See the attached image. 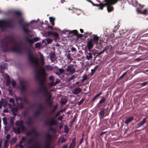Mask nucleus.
<instances>
[{
  "label": "nucleus",
  "mask_w": 148,
  "mask_h": 148,
  "mask_svg": "<svg viewBox=\"0 0 148 148\" xmlns=\"http://www.w3.org/2000/svg\"><path fill=\"white\" fill-rule=\"evenodd\" d=\"M8 12L12 14L13 16V20L17 21L23 30L26 34H28L29 32V23L25 22L23 16V11L19 10L10 9L8 10Z\"/></svg>",
  "instance_id": "nucleus-1"
},
{
  "label": "nucleus",
  "mask_w": 148,
  "mask_h": 148,
  "mask_svg": "<svg viewBox=\"0 0 148 148\" xmlns=\"http://www.w3.org/2000/svg\"><path fill=\"white\" fill-rule=\"evenodd\" d=\"M47 77L45 69L43 68L41 69L40 71H38L37 73L36 78L40 82L41 87L44 86V84L46 82Z\"/></svg>",
  "instance_id": "nucleus-2"
},
{
  "label": "nucleus",
  "mask_w": 148,
  "mask_h": 148,
  "mask_svg": "<svg viewBox=\"0 0 148 148\" xmlns=\"http://www.w3.org/2000/svg\"><path fill=\"white\" fill-rule=\"evenodd\" d=\"M13 21L12 19H1L0 20V25L3 26L2 28H0L2 30H3L5 28H8L9 29H12L14 27V25L12 22Z\"/></svg>",
  "instance_id": "nucleus-3"
},
{
  "label": "nucleus",
  "mask_w": 148,
  "mask_h": 148,
  "mask_svg": "<svg viewBox=\"0 0 148 148\" xmlns=\"http://www.w3.org/2000/svg\"><path fill=\"white\" fill-rule=\"evenodd\" d=\"M54 118H55L51 119L50 121H48L47 120H45L44 121V123L45 124L51 127L50 129V131L56 132V129L53 127L52 126L57 125L58 122Z\"/></svg>",
  "instance_id": "nucleus-4"
},
{
  "label": "nucleus",
  "mask_w": 148,
  "mask_h": 148,
  "mask_svg": "<svg viewBox=\"0 0 148 148\" xmlns=\"http://www.w3.org/2000/svg\"><path fill=\"white\" fill-rule=\"evenodd\" d=\"M27 49L29 51L28 56L30 62L36 65H38V60L36 59L35 57H33L30 48H28Z\"/></svg>",
  "instance_id": "nucleus-5"
},
{
  "label": "nucleus",
  "mask_w": 148,
  "mask_h": 148,
  "mask_svg": "<svg viewBox=\"0 0 148 148\" xmlns=\"http://www.w3.org/2000/svg\"><path fill=\"white\" fill-rule=\"evenodd\" d=\"M52 138L51 135L49 133H47L46 134L45 145V148H49L50 146L51 139Z\"/></svg>",
  "instance_id": "nucleus-6"
},
{
  "label": "nucleus",
  "mask_w": 148,
  "mask_h": 148,
  "mask_svg": "<svg viewBox=\"0 0 148 148\" xmlns=\"http://www.w3.org/2000/svg\"><path fill=\"white\" fill-rule=\"evenodd\" d=\"M27 82L26 81H22L20 82L19 88L21 93H23L26 91V86Z\"/></svg>",
  "instance_id": "nucleus-7"
},
{
  "label": "nucleus",
  "mask_w": 148,
  "mask_h": 148,
  "mask_svg": "<svg viewBox=\"0 0 148 148\" xmlns=\"http://www.w3.org/2000/svg\"><path fill=\"white\" fill-rule=\"evenodd\" d=\"M23 122L22 120L17 121L15 123V125L16 126H18V127L21 129L23 132H24L26 130V128L23 125Z\"/></svg>",
  "instance_id": "nucleus-8"
},
{
  "label": "nucleus",
  "mask_w": 148,
  "mask_h": 148,
  "mask_svg": "<svg viewBox=\"0 0 148 148\" xmlns=\"http://www.w3.org/2000/svg\"><path fill=\"white\" fill-rule=\"evenodd\" d=\"M44 96L46 98L45 99V103L50 106H52L53 102L51 101L52 95L51 93H50L47 95H44Z\"/></svg>",
  "instance_id": "nucleus-9"
},
{
  "label": "nucleus",
  "mask_w": 148,
  "mask_h": 148,
  "mask_svg": "<svg viewBox=\"0 0 148 148\" xmlns=\"http://www.w3.org/2000/svg\"><path fill=\"white\" fill-rule=\"evenodd\" d=\"M8 45L9 43L7 42L2 43L1 45V47L3 51L4 52H7L9 51Z\"/></svg>",
  "instance_id": "nucleus-10"
},
{
  "label": "nucleus",
  "mask_w": 148,
  "mask_h": 148,
  "mask_svg": "<svg viewBox=\"0 0 148 148\" xmlns=\"http://www.w3.org/2000/svg\"><path fill=\"white\" fill-rule=\"evenodd\" d=\"M66 71L67 72H69L71 74H72L75 73V69L73 65H69L67 66Z\"/></svg>",
  "instance_id": "nucleus-11"
},
{
  "label": "nucleus",
  "mask_w": 148,
  "mask_h": 148,
  "mask_svg": "<svg viewBox=\"0 0 148 148\" xmlns=\"http://www.w3.org/2000/svg\"><path fill=\"white\" fill-rule=\"evenodd\" d=\"M94 42L92 39H90L87 42V47L88 49L90 51L91 49L93 47Z\"/></svg>",
  "instance_id": "nucleus-12"
},
{
  "label": "nucleus",
  "mask_w": 148,
  "mask_h": 148,
  "mask_svg": "<svg viewBox=\"0 0 148 148\" xmlns=\"http://www.w3.org/2000/svg\"><path fill=\"white\" fill-rule=\"evenodd\" d=\"M147 118H145L139 123L137 124V126L136 127V128H138L140 127L143 126L146 122Z\"/></svg>",
  "instance_id": "nucleus-13"
},
{
  "label": "nucleus",
  "mask_w": 148,
  "mask_h": 148,
  "mask_svg": "<svg viewBox=\"0 0 148 148\" xmlns=\"http://www.w3.org/2000/svg\"><path fill=\"white\" fill-rule=\"evenodd\" d=\"M20 45H18L16 47H13L12 49V51L14 52H15L17 53H20L21 52V51L20 49Z\"/></svg>",
  "instance_id": "nucleus-14"
},
{
  "label": "nucleus",
  "mask_w": 148,
  "mask_h": 148,
  "mask_svg": "<svg viewBox=\"0 0 148 148\" xmlns=\"http://www.w3.org/2000/svg\"><path fill=\"white\" fill-rule=\"evenodd\" d=\"M26 39L28 41L31 43H33L34 42H36L38 41V39L37 37H34L32 39L29 38L28 37H26Z\"/></svg>",
  "instance_id": "nucleus-15"
},
{
  "label": "nucleus",
  "mask_w": 148,
  "mask_h": 148,
  "mask_svg": "<svg viewBox=\"0 0 148 148\" xmlns=\"http://www.w3.org/2000/svg\"><path fill=\"white\" fill-rule=\"evenodd\" d=\"M41 90L42 91H43L44 93V95H46L48 93H50L47 90V87L45 86H43L41 87Z\"/></svg>",
  "instance_id": "nucleus-16"
},
{
  "label": "nucleus",
  "mask_w": 148,
  "mask_h": 148,
  "mask_svg": "<svg viewBox=\"0 0 148 148\" xmlns=\"http://www.w3.org/2000/svg\"><path fill=\"white\" fill-rule=\"evenodd\" d=\"M11 111L12 112V115L15 117L18 112V110L16 108L13 107L11 109Z\"/></svg>",
  "instance_id": "nucleus-17"
},
{
  "label": "nucleus",
  "mask_w": 148,
  "mask_h": 148,
  "mask_svg": "<svg viewBox=\"0 0 148 148\" xmlns=\"http://www.w3.org/2000/svg\"><path fill=\"white\" fill-rule=\"evenodd\" d=\"M76 138H73L72 141L71 143L70 144L69 148H74L76 145Z\"/></svg>",
  "instance_id": "nucleus-18"
},
{
  "label": "nucleus",
  "mask_w": 148,
  "mask_h": 148,
  "mask_svg": "<svg viewBox=\"0 0 148 148\" xmlns=\"http://www.w3.org/2000/svg\"><path fill=\"white\" fill-rule=\"evenodd\" d=\"M81 89L80 88H75L73 90L72 92L73 94L77 95L80 92Z\"/></svg>",
  "instance_id": "nucleus-19"
},
{
  "label": "nucleus",
  "mask_w": 148,
  "mask_h": 148,
  "mask_svg": "<svg viewBox=\"0 0 148 148\" xmlns=\"http://www.w3.org/2000/svg\"><path fill=\"white\" fill-rule=\"evenodd\" d=\"M105 109L103 108L101 109L100 111L99 112L100 118L103 119L104 118V115L105 113Z\"/></svg>",
  "instance_id": "nucleus-20"
},
{
  "label": "nucleus",
  "mask_w": 148,
  "mask_h": 148,
  "mask_svg": "<svg viewBox=\"0 0 148 148\" xmlns=\"http://www.w3.org/2000/svg\"><path fill=\"white\" fill-rule=\"evenodd\" d=\"M136 10L137 12L140 14H146L147 13V9H145L143 11H142L139 8H137Z\"/></svg>",
  "instance_id": "nucleus-21"
},
{
  "label": "nucleus",
  "mask_w": 148,
  "mask_h": 148,
  "mask_svg": "<svg viewBox=\"0 0 148 148\" xmlns=\"http://www.w3.org/2000/svg\"><path fill=\"white\" fill-rule=\"evenodd\" d=\"M134 117L133 116H131L127 118L125 121V123L126 124H127L130 122L132 121L134 119Z\"/></svg>",
  "instance_id": "nucleus-22"
},
{
  "label": "nucleus",
  "mask_w": 148,
  "mask_h": 148,
  "mask_svg": "<svg viewBox=\"0 0 148 148\" xmlns=\"http://www.w3.org/2000/svg\"><path fill=\"white\" fill-rule=\"evenodd\" d=\"M67 32H69V34H72V36H76L78 34V32L76 30H74L72 31H68Z\"/></svg>",
  "instance_id": "nucleus-23"
},
{
  "label": "nucleus",
  "mask_w": 148,
  "mask_h": 148,
  "mask_svg": "<svg viewBox=\"0 0 148 148\" xmlns=\"http://www.w3.org/2000/svg\"><path fill=\"white\" fill-rule=\"evenodd\" d=\"M26 123L29 126H32L33 125V123L32 121L31 117H29L28 118V121L26 122Z\"/></svg>",
  "instance_id": "nucleus-24"
},
{
  "label": "nucleus",
  "mask_w": 148,
  "mask_h": 148,
  "mask_svg": "<svg viewBox=\"0 0 148 148\" xmlns=\"http://www.w3.org/2000/svg\"><path fill=\"white\" fill-rule=\"evenodd\" d=\"M99 39V37L97 35H95L92 38V40H93L94 41L95 43L97 45L98 43V41Z\"/></svg>",
  "instance_id": "nucleus-25"
},
{
  "label": "nucleus",
  "mask_w": 148,
  "mask_h": 148,
  "mask_svg": "<svg viewBox=\"0 0 148 148\" xmlns=\"http://www.w3.org/2000/svg\"><path fill=\"white\" fill-rule=\"evenodd\" d=\"M104 3H101L99 4H95V6L99 7V9L103 10L104 5Z\"/></svg>",
  "instance_id": "nucleus-26"
},
{
  "label": "nucleus",
  "mask_w": 148,
  "mask_h": 148,
  "mask_svg": "<svg viewBox=\"0 0 148 148\" xmlns=\"http://www.w3.org/2000/svg\"><path fill=\"white\" fill-rule=\"evenodd\" d=\"M41 113V110L38 109L34 113V116L35 117H37Z\"/></svg>",
  "instance_id": "nucleus-27"
},
{
  "label": "nucleus",
  "mask_w": 148,
  "mask_h": 148,
  "mask_svg": "<svg viewBox=\"0 0 148 148\" xmlns=\"http://www.w3.org/2000/svg\"><path fill=\"white\" fill-rule=\"evenodd\" d=\"M29 148H41L40 144L39 143L37 142L35 143V146L32 147H29Z\"/></svg>",
  "instance_id": "nucleus-28"
},
{
  "label": "nucleus",
  "mask_w": 148,
  "mask_h": 148,
  "mask_svg": "<svg viewBox=\"0 0 148 148\" xmlns=\"http://www.w3.org/2000/svg\"><path fill=\"white\" fill-rule=\"evenodd\" d=\"M14 131L16 134H20L21 133V129L19 127H18L17 128H14L13 129Z\"/></svg>",
  "instance_id": "nucleus-29"
},
{
  "label": "nucleus",
  "mask_w": 148,
  "mask_h": 148,
  "mask_svg": "<svg viewBox=\"0 0 148 148\" xmlns=\"http://www.w3.org/2000/svg\"><path fill=\"white\" fill-rule=\"evenodd\" d=\"M50 21L51 23V24L53 26L54 25V21L55 18L54 17H49Z\"/></svg>",
  "instance_id": "nucleus-30"
},
{
  "label": "nucleus",
  "mask_w": 148,
  "mask_h": 148,
  "mask_svg": "<svg viewBox=\"0 0 148 148\" xmlns=\"http://www.w3.org/2000/svg\"><path fill=\"white\" fill-rule=\"evenodd\" d=\"M7 104V103L6 102L0 101V108L2 107L3 105L4 107H5Z\"/></svg>",
  "instance_id": "nucleus-31"
},
{
  "label": "nucleus",
  "mask_w": 148,
  "mask_h": 148,
  "mask_svg": "<svg viewBox=\"0 0 148 148\" xmlns=\"http://www.w3.org/2000/svg\"><path fill=\"white\" fill-rule=\"evenodd\" d=\"M23 107L24 106L23 105V103L22 102H21L19 104H18L17 107L18 108L21 109H23Z\"/></svg>",
  "instance_id": "nucleus-32"
},
{
  "label": "nucleus",
  "mask_w": 148,
  "mask_h": 148,
  "mask_svg": "<svg viewBox=\"0 0 148 148\" xmlns=\"http://www.w3.org/2000/svg\"><path fill=\"white\" fill-rule=\"evenodd\" d=\"M8 140H6L4 143V146L5 148H7L8 145Z\"/></svg>",
  "instance_id": "nucleus-33"
},
{
  "label": "nucleus",
  "mask_w": 148,
  "mask_h": 148,
  "mask_svg": "<svg viewBox=\"0 0 148 148\" xmlns=\"http://www.w3.org/2000/svg\"><path fill=\"white\" fill-rule=\"evenodd\" d=\"M92 58V54L90 53H88L86 55V58L87 59L89 60Z\"/></svg>",
  "instance_id": "nucleus-34"
},
{
  "label": "nucleus",
  "mask_w": 148,
  "mask_h": 148,
  "mask_svg": "<svg viewBox=\"0 0 148 148\" xmlns=\"http://www.w3.org/2000/svg\"><path fill=\"white\" fill-rule=\"evenodd\" d=\"M101 99L99 101V104L102 103H103L105 102L106 101V98L104 97H101Z\"/></svg>",
  "instance_id": "nucleus-35"
},
{
  "label": "nucleus",
  "mask_w": 148,
  "mask_h": 148,
  "mask_svg": "<svg viewBox=\"0 0 148 148\" xmlns=\"http://www.w3.org/2000/svg\"><path fill=\"white\" fill-rule=\"evenodd\" d=\"M15 117L14 116H11L10 118V123L11 125H14V119Z\"/></svg>",
  "instance_id": "nucleus-36"
},
{
  "label": "nucleus",
  "mask_w": 148,
  "mask_h": 148,
  "mask_svg": "<svg viewBox=\"0 0 148 148\" xmlns=\"http://www.w3.org/2000/svg\"><path fill=\"white\" fill-rule=\"evenodd\" d=\"M69 128L66 125H65L64 127V133H67L69 132Z\"/></svg>",
  "instance_id": "nucleus-37"
},
{
  "label": "nucleus",
  "mask_w": 148,
  "mask_h": 148,
  "mask_svg": "<svg viewBox=\"0 0 148 148\" xmlns=\"http://www.w3.org/2000/svg\"><path fill=\"white\" fill-rule=\"evenodd\" d=\"M45 69L47 70L48 71H49V70H51L52 69V67L50 65H47L45 66Z\"/></svg>",
  "instance_id": "nucleus-38"
},
{
  "label": "nucleus",
  "mask_w": 148,
  "mask_h": 148,
  "mask_svg": "<svg viewBox=\"0 0 148 148\" xmlns=\"http://www.w3.org/2000/svg\"><path fill=\"white\" fill-rule=\"evenodd\" d=\"M52 35L56 38H58L59 37L58 34L56 32H53Z\"/></svg>",
  "instance_id": "nucleus-39"
},
{
  "label": "nucleus",
  "mask_w": 148,
  "mask_h": 148,
  "mask_svg": "<svg viewBox=\"0 0 148 148\" xmlns=\"http://www.w3.org/2000/svg\"><path fill=\"white\" fill-rule=\"evenodd\" d=\"M11 82V81L9 78V76H8V77L7 78V79L6 80V84L8 86H9Z\"/></svg>",
  "instance_id": "nucleus-40"
},
{
  "label": "nucleus",
  "mask_w": 148,
  "mask_h": 148,
  "mask_svg": "<svg viewBox=\"0 0 148 148\" xmlns=\"http://www.w3.org/2000/svg\"><path fill=\"white\" fill-rule=\"evenodd\" d=\"M44 108V106L42 104H40L38 105V109L41 110H43Z\"/></svg>",
  "instance_id": "nucleus-41"
},
{
  "label": "nucleus",
  "mask_w": 148,
  "mask_h": 148,
  "mask_svg": "<svg viewBox=\"0 0 148 148\" xmlns=\"http://www.w3.org/2000/svg\"><path fill=\"white\" fill-rule=\"evenodd\" d=\"M45 40L47 41V43L48 44L51 43L53 40L52 39L50 38H46L45 39Z\"/></svg>",
  "instance_id": "nucleus-42"
},
{
  "label": "nucleus",
  "mask_w": 148,
  "mask_h": 148,
  "mask_svg": "<svg viewBox=\"0 0 148 148\" xmlns=\"http://www.w3.org/2000/svg\"><path fill=\"white\" fill-rule=\"evenodd\" d=\"M34 140V138H31L29 139L28 140V141H27V143L29 144H32V143H33Z\"/></svg>",
  "instance_id": "nucleus-43"
},
{
  "label": "nucleus",
  "mask_w": 148,
  "mask_h": 148,
  "mask_svg": "<svg viewBox=\"0 0 148 148\" xmlns=\"http://www.w3.org/2000/svg\"><path fill=\"white\" fill-rule=\"evenodd\" d=\"M127 73V71L126 72L124 73L122 75H121L119 77L118 79V80L119 81L122 79L124 77L126 74Z\"/></svg>",
  "instance_id": "nucleus-44"
},
{
  "label": "nucleus",
  "mask_w": 148,
  "mask_h": 148,
  "mask_svg": "<svg viewBox=\"0 0 148 148\" xmlns=\"http://www.w3.org/2000/svg\"><path fill=\"white\" fill-rule=\"evenodd\" d=\"M58 105L54 106L53 107V109L51 111V112L52 113L56 111V109L58 108Z\"/></svg>",
  "instance_id": "nucleus-45"
},
{
  "label": "nucleus",
  "mask_w": 148,
  "mask_h": 148,
  "mask_svg": "<svg viewBox=\"0 0 148 148\" xmlns=\"http://www.w3.org/2000/svg\"><path fill=\"white\" fill-rule=\"evenodd\" d=\"M87 77L86 76V75L84 76L82 79L81 82H83L85 80H86L87 79Z\"/></svg>",
  "instance_id": "nucleus-46"
},
{
  "label": "nucleus",
  "mask_w": 148,
  "mask_h": 148,
  "mask_svg": "<svg viewBox=\"0 0 148 148\" xmlns=\"http://www.w3.org/2000/svg\"><path fill=\"white\" fill-rule=\"evenodd\" d=\"M12 84L13 88H14L16 84L15 81L13 80L12 81Z\"/></svg>",
  "instance_id": "nucleus-47"
},
{
  "label": "nucleus",
  "mask_w": 148,
  "mask_h": 148,
  "mask_svg": "<svg viewBox=\"0 0 148 148\" xmlns=\"http://www.w3.org/2000/svg\"><path fill=\"white\" fill-rule=\"evenodd\" d=\"M9 101L10 103H12L13 104H14L15 101L13 98H10Z\"/></svg>",
  "instance_id": "nucleus-48"
},
{
  "label": "nucleus",
  "mask_w": 148,
  "mask_h": 148,
  "mask_svg": "<svg viewBox=\"0 0 148 148\" xmlns=\"http://www.w3.org/2000/svg\"><path fill=\"white\" fill-rule=\"evenodd\" d=\"M41 45V44L40 43L37 42L35 44V46L36 48H39Z\"/></svg>",
  "instance_id": "nucleus-49"
},
{
  "label": "nucleus",
  "mask_w": 148,
  "mask_h": 148,
  "mask_svg": "<svg viewBox=\"0 0 148 148\" xmlns=\"http://www.w3.org/2000/svg\"><path fill=\"white\" fill-rule=\"evenodd\" d=\"M60 115V113L58 111L55 114L54 118H55L59 116Z\"/></svg>",
  "instance_id": "nucleus-50"
},
{
  "label": "nucleus",
  "mask_w": 148,
  "mask_h": 148,
  "mask_svg": "<svg viewBox=\"0 0 148 148\" xmlns=\"http://www.w3.org/2000/svg\"><path fill=\"white\" fill-rule=\"evenodd\" d=\"M57 84V83L55 82L54 83V81H52L49 84L51 86H53L55 85L56 84Z\"/></svg>",
  "instance_id": "nucleus-51"
},
{
  "label": "nucleus",
  "mask_w": 148,
  "mask_h": 148,
  "mask_svg": "<svg viewBox=\"0 0 148 148\" xmlns=\"http://www.w3.org/2000/svg\"><path fill=\"white\" fill-rule=\"evenodd\" d=\"M84 100H85L84 98H82L81 99V100L79 102V103H78V104L79 105H81L83 103V102L84 101Z\"/></svg>",
  "instance_id": "nucleus-52"
},
{
  "label": "nucleus",
  "mask_w": 148,
  "mask_h": 148,
  "mask_svg": "<svg viewBox=\"0 0 148 148\" xmlns=\"http://www.w3.org/2000/svg\"><path fill=\"white\" fill-rule=\"evenodd\" d=\"M3 123L4 124H6L7 123V122L6 118L5 117H3Z\"/></svg>",
  "instance_id": "nucleus-53"
},
{
  "label": "nucleus",
  "mask_w": 148,
  "mask_h": 148,
  "mask_svg": "<svg viewBox=\"0 0 148 148\" xmlns=\"http://www.w3.org/2000/svg\"><path fill=\"white\" fill-rule=\"evenodd\" d=\"M55 56V54L53 53L51 54L50 55V58L51 59H54V58Z\"/></svg>",
  "instance_id": "nucleus-54"
},
{
  "label": "nucleus",
  "mask_w": 148,
  "mask_h": 148,
  "mask_svg": "<svg viewBox=\"0 0 148 148\" xmlns=\"http://www.w3.org/2000/svg\"><path fill=\"white\" fill-rule=\"evenodd\" d=\"M59 71L60 73L61 74L63 73L64 72V70L62 68L59 69Z\"/></svg>",
  "instance_id": "nucleus-55"
},
{
  "label": "nucleus",
  "mask_w": 148,
  "mask_h": 148,
  "mask_svg": "<svg viewBox=\"0 0 148 148\" xmlns=\"http://www.w3.org/2000/svg\"><path fill=\"white\" fill-rule=\"evenodd\" d=\"M148 82H144L142 84H140V86H144L148 84Z\"/></svg>",
  "instance_id": "nucleus-56"
},
{
  "label": "nucleus",
  "mask_w": 148,
  "mask_h": 148,
  "mask_svg": "<svg viewBox=\"0 0 148 148\" xmlns=\"http://www.w3.org/2000/svg\"><path fill=\"white\" fill-rule=\"evenodd\" d=\"M31 132L32 133H35L36 131L35 128H33L32 130H30Z\"/></svg>",
  "instance_id": "nucleus-57"
},
{
  "label": "nucleus",
  "mask_w": 148,
  "mask_h": 148,
  "mask_svg": "<svg viewBox=\"0 0 148 148\" xmlns=\"http://www.w3.org/2000/svg\"><path fill=\"white\" fill-rule=\"evenodd\" d=\"M61 141L62 143H64L66 141V139L64 138V137H62L61 139Z\"/></svg>",
  "instance_id": "nucleus-58"
},
{
  "label": "nucleus",
  "mask_w": 148,
  "mask_h": 148,
  "mask_svg": "<svg viewBox=\"0 0 148 148\" xmlns=\"http://www.w3.org/2000/svg\"><path fill=\"white\" fill-rule=\"evenodd\" d=\"M66 101L65 100H61V103L62 105H64L66 103Z\"/></svg>",
  "instance_id": "nucleus-59"
},
{
  "label": "nucleus",
  "mask_w": 148,
  "mask_h": 148,
  "mask_svg": "<svg viewBox=\"0 0 148 148\" xmlns=\"http://www.w3.org/2000/svg\"><path fill=\"white\" fill-rule=\"evenodd\" d=\"M67 58L69 60H72V58L71 57L70 54H69L67 55Z\"/></svg>",
  "instance_id": "nucleus-60"
},
{
  "label": "nucleus",
  "mask_w": 148,
  "mask_h": 148,
  "mask_svg": "<svg viewBox=\"0 0 148 148\" xmlns=\"http://www.w3.org/2000/svg\"><path fill=\"white\" fill-rule=\"evenodd\" d=\"M49 79L51 81H54V77L52 76H51L49 77Z\"/></svg>",
  "instance_id": "nucleus-61"
},
{
  "label": "nucleus",
  "mask_w": 148,
  "mask_h": 148,
  "mask_svg": "<svg viewBox=\"0 0 148 148\" xmlns=\"http://www.w3.org/2000/svg\"><path fill=\"white\" fill-rule=\"evenodd\" d=\"M15 98H16V101H17L18 100H19L21 101V102H22L21 101L22 100V98L21 97H16Z\"/></svg>",
  "instance_id": "nucleus-62"
},
{
  "label": "nucleus",
  "mask_w": 148,
  "mask_h": 148,
  "mask_svg": "<svg viewBox=\"0 0 148 148\" xmlns=\"http://www.w3.org/2000/svg\"><path fill=\"white\" fill-rule=\"evenodd\" d=\"M10 134H7V135L6 136V140H8L10 139Z\"/></svg>",
  "instance_id": "nucleus-63"
},
{
  "label": "nucleus",
  "mask_w": 148,
  "mask_h": 148,
  "mask_svg": "<svg viewBox=\"0 0 148 148\" xmlns=\"http://www.w3.org/2000/svg\"><path fill=\"white\" fill-rule=\"evenodd\" d=\"M76 36H77V37L78 38H81L83 36V35L82 34H77V35Z\"/></svg>",
  "instance_id": "nucleus-64"
}]
</instances>
